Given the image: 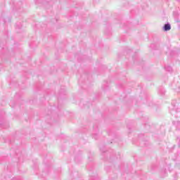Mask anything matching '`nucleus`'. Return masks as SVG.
<instances>
[{
  "instance_id": "obj_1",
  "label": "nucleus",
  "mask_w": 180,
  "mask_h": 180,
  "mask_svg": "<svg viewBox=\"0 0 180 180\" xmlns=\"http://www.w3.org/2000/svg\"><path fill=\"white\" fill-rule=\"evenodd\" d=\"M168 30H171V25L169 24L165 25V31L168 32Z\"/></svg>"
}]
</instances>
